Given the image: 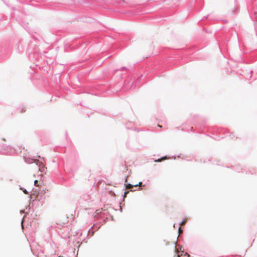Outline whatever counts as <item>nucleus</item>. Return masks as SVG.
<instances>
[{
	"mask_svg": "<svg viewBox=\"0 0 257 257\" xmlns=\"http://www.w3.org/2000/svg\"><path fill=\"white\" fill-rule=\"evenodd\" d=\"M134 186V185H131L130 184H128L126 185V187L127 189H132Z\"/></svg>",
	"mask_w": 257,
	"mask_h": 257,
	"instance_id": "20e7f679",
	"label": "nucleus"
},
{
	"mask_svg": "<svg viewBox=\"0 0 257 257\" xmlns=\"http://www.w3.org/2000/svg\"><path fill=\"white\" fill-rule=\"evenodd\" d=\"M24 192L25 194H28V192H27V190H24Z\"/></svg>",
	"mask_w": 257,
	"mask_h": 257,
	"instance_id": "6e6552de",
	"label": "nucleus"
},
{
	"mask_svg": "<svg viewBox=\"0 0 257 257\" xmlns=\"http://www.w3.org/2000/svg\"><path fill=\"white\" fill-rule=\"evenodd\" d=\"M25 161L28 163H32L33 162H35L33 159H31L29 158H25Z\"/></svg>",
	"mask_w": 257,
	"mask_h": 257,
	"instance_id": "7ed1b4c3",
	"label": "nucleus"
},
{
	"mask_svg": "<svg viewBox=\"0 0 257 257\" xmlns=\"http://www.w3.org/2000/svg\"><path fill=\"white\" fill-rule=\"evenodd\" d=\"M176 243H174V248L175 253L177 255H174L173 257H189V255L187 253H184V252H179L178 249L176 247Z\"/></svg>",
	"mask_w": 257,
	"mask_h": 257,
	"instance_id": "f257e3e1",
	"label": "nucleus"
},
{
	"mask_svg": "<svg viewBox=\"0 0 257 257\" xmlns=\"http://www.w3.org/2000/svg\"><path fill=\"white\" fill-rule=\"evenodd\" d=\"M158 126L159 127H162V125H159V124H158Z\"/></svg>",
	"mask_w": 257,
	"mask_h": 257,
	"instance_id": "1a4fd4ad",
	"label": "nucleus"
},
{
	"mask_svg": "<svg viewBox=\"0 0 257 257\" xmlns=\"http://www.w3.org/2000/svg\"><path fill=\"white\" fill-rule=\"evenodd\" d=\"M128 193V191L125 192L124 193V197L126 196V195Z\"/></svg>",
	"mask_w": 257,
	"mask_h": 257,
	"instance_id": "0eeeda50",
	"label": "nucleus"
},
{
	"mask_svg": "<svg viewBox=\"0 0 257 257\" xmlns=\"http://www.w3.org/2000/svg\"><path fill=\"white\" fill-rule=\"evenodd\" d=\"M142 185V182H139V184L135 185L134 186H135V187H137L138 186H141Z\"/></svg>",
	"mask_w": 257,
	"mask_h": 257,
	"instance_id": "423d86ee",
	"label": "nucleus"
},
{
	"mask_svg": "<svg viewBox=\"0 0 257 257\" xmlns=\"http://www.w3.org/2000/svg\"><path fill=\"white\" fill-rule=\"evenodd\" d=\"M168 158L167 157H163L160 159H158V160H156L154 161L155 162H161V161L167 159Z\"/></svg>",
	"mask_w": 257,
	"mask_h": 257,
	"instance_id": "f03ea898",
	"label": "nucleus"
},
{
	"mask_svg": "<svg viewBox=\"0 0 257 257\" xmlns=\"http://www.w3.org/2000/svg\"><path fill=\"white\" fill-rule=\"evenodd\" d=\"M34 185H35L36 186H38H38H41V184H39V183H38V180H35V181H34Z\"/></svg>",
	"mask_w": 257,
	"mask_h": 257,
	"instance_id": "39448f33",
	"label": "nucleus"
}]
</instances>
